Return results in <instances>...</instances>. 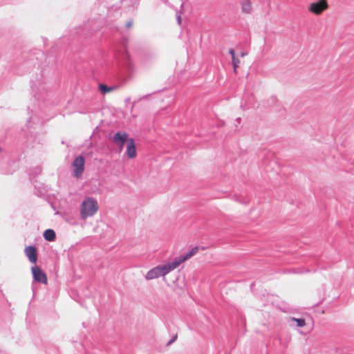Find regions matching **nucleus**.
Listing matches in <instances>:
<instances>
[{
    "instance_id": "16",
    "label": "nucleus",
    "mask_w": 354,
    "mask_h": 354,
    "mask_svg": "<svg viewBox=\"0 0 354 354\" xmlns=\"http://www.w3.org/2000/svg\"><path fill=\"white\" fill-rule=\"evenodd\" d=\"M133 24V21H128L127 22V24H126V27H127V28H131V27H132Z\"/></svg>"
},
{
    "instance_id": "17",
    "label": "nucleus",
    "mask_w": 354,
    "mask_h": 354,
    "mask_svg": "<svg viewBox=\"0 0 354 354\" xmlns=\"http://www.w3.org/2000/svg\"><path fill=\"white\" fill-rule=\"evenodd\" d=\"M177 337V334L175 335V336L167 343V345H170L171 343H173L176 339Z\"/></svg>"
},
{
    "instance_id": "14",
    "label": "nucleus",
    "mask_w": 354,
    "mask_h": 354,
    "mask_svg": "<svg viewBox=\"0 0 354 354\" xmlns=\"http://www.w3.org/2000/svg\"><path fill=\"white\" fill-rule=\"evenodd\" d=\"M99 88L103 93H109L114 90L113 87H108L106 85L103 84H100Z\"/></svg>"
},
{
    "instance_id": "12",
    "label": "nucleus",
    "mask_w": 354,
    "mask_h": 354,
    "mask_svg": "<svg viewBox=\"0 0 354 354\" xmlns=\"http://www.w3.org/2000/svg\"><path fill=\"white\" fill-rule=\"evenodd\" d=\"M229 53L232 55L234 71L235 73H237V68L239 67V64H240V60L235 57V52L234 49L230 48L229 50Z\"/></svg>"
},
{
    "instance_id": "3",
    "label": "nucleus",
    "mask_w": 354,
    "mask_h": 354,
    "mask_svg": "<svg viewBox=\"0 0 354 354\" xmlns=\"http://www.w3.org/2000/svg\"><path fill=\"white\" fill-rule=\"evenodd\" d=\"M84 163L85 160L82 156H77L72 163L73 175L77 178H79L82 176V173L84 171Z\"/></svg>"
},
{
    "instance_id": "1",
    "label": "nucleus",
    "mask_w": 354,
    "mask_h": 354,
    "mask_svg": "<svg viewBox=\"0 0 354 354\" xmlns=\"http://www.w3.org/2000/svg\"><path fill=\"white\" fill-rule=\"evenodd\" d=\"M99 206L97 201L93 198H86L80 206V216L83 220L93 216L98 210Z\"/></svg>"
},
{
    "instance_id": "15",
    "label": "nucleus",
    "mask_w": 354,
    "mask_h": 354,
    "mask_svg": "<svg viewBox=\"0 0 354 354\" xmlns=\"http://www.w3.org/2000/svg\"><path fill=\"white\" fill-rule=\"evenodd\" d=\"M291 319L297 323L298 327H304L306 325L305 319L292 317Z\"/></svg>"
},
{
    "instance_id": "5",
    "label": "nucleus",
    "mask_w": 354,
    "mask_h": 354,
    "mask_svg": "<svg viewBox=\"0 0 354 354\" xmlns=\"http://www.w3.org/2000/svg\"><path fill=\"white\" fill-rule=\"evenodd\" d=\"M128 136V133L126 132H117L113 136V141L119 147L120 151L123 149L124 144H127V141L129 139Z\"/></svg>"
},
{
    "instance_id": "4",
    "label": "nucleus",
    "mask_w": 354,
    "mask_h": 354,
    "mask_svg": "<svg viewBox=\"0 0 354 354\" xmlns=\"http://www.w3.org/2000/svg\"><path fill=\"white\" fill-rule=\"evenodd\" d=\"M31 272L35 281H36L37 282L42 283L44 284H47V276L39 266H32L31 268Z\"/></svg>"
},
{
    "instance_id": "9",
    "label": "nucleus",
    "mask_w": 354,
    "mask_h": 354,
    "mask_svg": "<svg viewBox=\"0 0 354 354\" xmlns=\"http://www.w3.org/2000/svg\"><path fill=\"white\" fill-rule=\"evenodd\" d=\"M198 251V247H194L188 253L185 254L184 256L179 257L176 258L180 264L183 263L185 261L189 259L195 255Z\"/></svg>"
},
{
    "instance_id": "7",
    "label": "nucleus",
    "mask_w": 354,
    "mask_h": 354,
    "mask_svg": "<svg viewBox=\"0 0 354 354\" xmlns=\"http://www.w3.org/2000/svg\"><path fill=\"white\" fill-rule=\"evenodd\" d=\"M126 153L130 159H133L136 156V147L133 138H129L127 141Z\"/></svg>"
},
{
    "instance_id": "18",
    "label": "nucleus",
    "mask_w": 354,
    "mask_h": 354,
    "mask_svg": "<svg viewBox=\"0 0 354 354\" xmlns=\"http://www.w3.org/2000/svg\"><path fill=\"white\" fill-rule=\"evenodd\" d=\"M178 24H179L181 23V17H180V16H179V17H178Z\"/></svg>"
},
{
    "instance_id": "6",
    "label": "nucleus",
    "mask_w": 354,
    "mask_h": 354,
    "mask_svg": "<svg viewBox=\"0 0 354 354\" xmlns=\"http://www.w3.org/2000/svg\"><path fill=\"white\" fill-rule=\"evenodd\" d=\"M180 264L179 263L178 259L176 258L174 261L169 263L167 264L158 266L161 275L163 277L170 272L171 271L177 268Z\"/></svg>"
},
{
    "instance_id": "2",
    "label": "nucleus",
    "mask_w": 354,
    "mask_h": 354,
    "mask_svg": "<svg viewBox=\"0 0 354 354\" xmlns=\"http://www.w3.org/2000/svg\"><path fill=\"white\" fill-rule=\"evenodd\" d=\"M328 8L329 5L327 0H318L311 3L308 7V10L315 15H321Z\"/></svg>"
},
{
    "instance_id": "8",
    "label": "nucleus",
    "mask_w": 354,
    "mask_h": 354,
    "mask_svg": "<svg viewBox=\"0 0 354 354\" xmlns=\"http://www.w3.org/2000/svg\"><path fill=\"white\" fill-rule=\"evenodd\" d=\"M25 254L31 263H35L37 262V250L35 247H33V246L26 247L25 248Z\"/></svg>"
},
{
    "instance_id": "10",
    "label": "nucleus",
    "mask_w": 354,
    "mask_h": 354,
    "mask_svg": "<svg viewBox=\"0 0 354 354\" xmlns=\"http://www.w3.org/2000/svg\"><path fill=\"white\" fill-rule=\"evenodd\" d=\"M158 267H155L147 272L145 277L147 279L150 280L153 279L158 278L159 277H162Z\"/></svg>"
},
{
    "instance_id": "13",
    "label": "nucleus",
    "mask_w": 354,
    "mask_h": 354,
    "mask_svg": "<svg viewBox=\"0 0 354 354\" xmlns=\"http://www.w3.org/2000/svg\"><path fill=\"white\" fill-rule=\"evenodd\" d=\"M55 232L51 229L46 230L44 233V237L48 241H53L55 239Z\"/></svg>"
},
{
    "instance_id": "11",
    "label": "nucleus",
    "mask_w": 354,
    "mask_h": 354,
    "mask_svg": "<svg viewBox=\"0 0 354 354\" xmlns=\"http://www.w3.org/2000/svg\"><path fill=\"white\" fill-rule=\"evenodd\" d=\"M240 4L241 6V10L245 14H249L252 10V2L251 0H240Z\"/></svg>"
}]
</instances>
